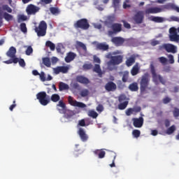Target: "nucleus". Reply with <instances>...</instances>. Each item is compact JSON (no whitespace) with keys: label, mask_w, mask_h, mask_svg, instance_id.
<instances>
[{"label":"nucleus","mask_w":179,"mask_h":179,"mask_svg":"<svg viewBox=\"0 0 179 179\" xmlns=\"http://www.w3.org/2000/svg\"><path fill=\"white\" fill-rule=\"evenodd\" d=\"M78 125H80V127H86V122H85V120L83 119L79 120Z\"/></svg>","instance_id":"69168bd1"},{"label":"nucleus","mask_w":179,"mask_h":179,"mask_svg":"<svg viewBox=\"0 0 179 179\" xmlns=\"http://www.w3.org/2000/svg\"><path fill=\"white\" fill-rule=\"evenodd\" d=\"M121 2V0H113V7L117 9L120 8V3Z\"/></svg>","instance_id":"09e8293b"},{"label":"nucleus","mask_w":179,"mask_h":179,"mask_svg":"<svg viewBox=\"0 0 179 179\" xmlns=\"http://www.w3.org/2000/svg\"><path fill=\"white\" fill-rule=\"evenodd\" d=\"M132 135L134 138H139L141 136V131L138 129H134L132 131Z\"/></svg>","instance_id":"c03bdc74"},{"label":"nucleus","mask_w":179,"mask_h":179,"mask_svg":"<svg viewBox=\"0 0 179 179\" xmlns=\"http://www.w3.org/2000/svg\"><path fill=\"white\" fill-rule=\"evenodd\" d=\"M129 90H131V92H138V90H139V87H138V83H133L130 84L129 86Z\"/></svg>","instance_id":"7c9ffc66"},{"label":"nucleus","mask_w":179,"mask_h":179,"mask_svg":"<svg viewBox=\"0 0 179 179\" xmlns=\"http://www.w3.org/2000/svg\"><path fill=\"white\" fill-rule=\"evenodd\" d=\"M170 101H171V99L170 97H164L162 100L164 104H168Z\"/></svg>","instance_id":"e2e57ef3"},{"label":"nucleus","mask_w":179,"mask_h":179,"mask_svg":"<svg viewBox=\"0 0 179 179\" xmlns=\"http://www.w3.org/2000/svg\"><path fill=\"white\" fill-rule=\"evenodd\" d=\"M111 42L115 44L116 47H121V45L125 43V39L120 36H116L111 38Z\"/></svg>","instance_id":"f8f14e48"},{"label":"nucleus","mask_w":179,"mask_h":179,"mask_svg":"<svg viewBox=\"0 0 179 179\" xmlns=\"http://www.w3.org/2000/svg\"><path fill=\"white\" fill-rule=\"evenodd\" d=\"M134 20L138 24L142 23V22H143V14H142V12H138L135 15Z\"/></svg>","instance_id":"412c9836"},{"label":"nucleus","mask_w":179,"mask_h":179,"mask_svg":"<svg viewBox=\"0 0 179 179\" xmlns=\"http://www.w3.org/2000/svg\"><path fill=\"white\" fill-rule=\"evenodd\" d=\"M42 62L45 66H47V68H51V59L50 57H43L42 59Z\"/></svg>","instance_id":"c756f323"},{"label":"nucleus","mask_w":179,"mask_h":179,"mask_svg":"<svg viewBox=\"0 0 179 179\" xmlns=\"http://www.w3.org/2000/svg\"><path fill=\"white\" fill-rule=\"evenodd\" d=\"M123 59L124 56L121 55L113 56L112 59L108 62V66H110V65H113V66H115V65H120V64H122Z\"/></svg>","instance_id":"0eeeda50"},{"label":"nucleus","mask_w":179,"mask_h":179,"mask_svg":"<svg viewBox=\"0 0 179 179\" xmlns=\"http://www.w3.org/2000/svg\"><path fill=\"white\" fill-rule=\"evenodd\" d=\"M173 113V117H179V108H178L177 107H175Z\"/></svg>","instance_id":"13d9d810"},{"label":"nucleus","mask_w":179,"mask_h":179,"mask_svg":"<svg viewBox=\"0 0 179 179\" xmlns=\"http://www.w3.org/2000/svg\"><path fill=\"white\" fill-rule=\"evenodd\" d=\"M17 61H19V58H11L10 59L3 62V64H6L9 65L10 64H17Z\"/></svg>","instance_id":"473e14b6"},{"label":"nucleus","mask_w":179,"mask_h":179,"mask_svg":"<svg viewBox=\"0 0 179 179\" xmlns=\"http://www.w3.org/2000/svg\"><path fill=\"white\" fill-rule=\"evenodd\" d=\"M158 80L162 85L167 83V78L166 76H162V75H158Z\"/></svg>","instance_id":"ea45409f"},{"label":"nucleus","mask_w":179,"mask_h":179,"mask_svg":"<svg viewBox=\"0 0 179 179\" xmlns=\"http://www.w3.org/2000/svg\"><path fill=\"white\" fill-rule=\"evenodd\" d=\"M96 48L99 51H108L110 49V45H108V44H107L106 42L99 43L96 44Z\"/></svg>","instance_id":"f3484780"},{"label":"nucleus","mask_w":179,"mask_h":179,"mask_svg":"<svg viewBox=\"0 0 179 179\" xmlns=\"http://www.w3.org/2000/svg\"><path fill=\"white\" fill-rule=\"evenodd\" d=\"M49 97L45 92H40L36 94V99L41 106H47L51 101Z\"/></svg>","instance_id":"20e7f679"},{"label":"nucleus","mask_w":179,"mask_h":179,"mask_svg":"<svg viewBox=\"0 0 179 179\" xmlns=\"http://www.w3.org/2000/svg\"><path fill=\"white\" fill-rule=\"evenodd\" d=\"M151 73L152 75V80L155 83V85H157V74L156 73V70L155 69V66L153 64L150 65Z\"/></svg>","instance_id":"393cba45"},{"label":"nucleus","mask_w":179,"mask_h":179,"mask_svg":"<svg viewBox=\"0 0 179 179\" xmlns=\"http://www.w3.org/2000/svg\"><path fill=\"white\" fill-rule=\"evenodd\" d=\"M26 20H27V17L26 15H20L18 17L17 22H18V23H20L21 22H24Z\"/></svg>","instance_id":"8fccbe9b"},{"label":"nucleus","mask_w":179,"mask_h":179,"mask_svg":"<svg viewBox=\"0 0 179 179\" xmlns=\"http://www.w3.org/2000/svg\"><path fill=\"white\" fill-rule=\"evenodd\" d=\"M169 38L171 41H179V35L177 33V31L175 29V33L173 34V36H169Z\"/></svg>","instance_id":"2f4dec72"},{"label":"nucleus","mask_w":179,"mask_h":179,"mask_svg":"<svg viewBox=\"0 0 179 179\" xmlns=\"http://www.w3.org/2000/svg\"><path fill=\"white\" fill-rule=\"evenodd\" d=\"M132 121L135 128H142V127H143V117L133 118Z\"/></svg>","instance_id":"dca6fc26"},{"label":"nucleus","mask_w":179,"mask_h":179,"mask_svg":"<svg viewBox=\"0 0 179 179\" xmlns=\"http://www.w3.org/2000/svg\"><path fill=\"white\" fill-rule=\"evenodd\" d=\"M78 134L79 135L82 142H87L89 136L86 134V131L84 129L80 128L78 131Z\"/></svg>","instance_id":"ddd939ff"},{"label":"nucleus","mask_w":179,"mask_h":179,"mask_svg":"<svg viewBox=\"0 0 179 179\" xmlns=\"http://www.w3.org/2000/svg\"><path fill=\"white\" fill-rule=\"evenodd\" d=\"M83 68L87 70L92 69L93 68V64H85L83 65Z\"/></svg>","instance_id":"052dcab7"},{"label":"nucleus","mask_w":179,"mask_h":179,"mask_svg":"<svg viewBox=\"0 0 179 179\" xmlns=\"http://www.w3.org/2000/svg\"><path fill=\"white\" fill-rule=\"evenodd\" d=\"M139 73V66L138 64L134 65L131 70V74L132 76H136Z\"/></svg>","instance_id":"c85d7f7f"},{"label":"nucleus","mask_w":179,"mask_h":179,"mask_svg":"<svg viewBox=\"0 0 179 179\" xmlns=\"http://www.w3.org/2000/svg\"><path fill=\"white\" fill-rule=\"evenodd\" d=\"M59 92H63V90H69V85L66 83L60 82L59 83Z\"/></svg>","instance_id":"cd10ccee"},{"label":"nucleus","mask_w":179,"mask_h":179,"mask_svg":"<svg viewBox=\"0 0 179 179\" xmlns=\"http://www.w3.org/2000/svg\"><path fill=\"white\" fill-rule=\"evenodd\" d=\"M3 17L7 22H10V20H12L13 19V15L5 12L3 13Z\"/></svg>","instance_id":"4c0bfd02"},{"label":"nucleus","mask_w":179,"mask_h":179,"mask_svg":"<svg viewBox=\"0 0 179 179\" xmlns=\"http://www.w3.org/2000/svg\"><path fill=\"white\" fill-rule=\"evenodd\" d=\"M7 57L9 58H17L16 57V48L13 46H11L8 51L6 52Z\"/></svg>","instance_id":"aec40b11"},{"label":"nucleus","mask_w":179,"mask_h":179,"mask_svg":"<svg viewBox=\"0 0 179 179\" xmlns=\"http://www.w3.org/2000/svg\"><path fill=\"white\" fill-rule=\"evenodd\" d=\"M93 71L96 72V73H98L99 78H103V71H101L100 64H95L93 69Z\"/></svg>","instance_id":"b1692460"},{"label":"nucleus","mask_w":179,"mask_h":179,"mask_svg":"<svg viewBox=\"0 0 179 179\" xmlns=\"http://www.w3.org/2000/svg\"><path fill=\"white\" fill-rule=\"evenodd\" d=\"M3 11L8 12V13H12V8L8 4H3L0 7V20H2V13Z\"/></svg>","instance_id":"a211bd4d"},{"label":"nucleus","mask_w":179,"mask_h":179,"mask_svg":"<svg viewBox=\"0 0 179 179\" xmlns=\"http://www.w3.org/2000/svg\"><path fill=\"white\" fill-rule=\"evenodd\" d=\"M141 110L142 108L140 106H137L134 108H129L126 110V115H127V117H129V115L134 114V113H141Z\"/></svg>","instance_id":"6ab92c4d"},{"label":"nucleus","mask_w":179,"mask_h":179,"mask_svg":"<svg viewBox=\"0 0 179 179\" xmlns=\"http://www.w3.org/2000/svg\"><path fill=\"white\" fill-rule=\"evenodd\" d=\"M125 100H127V96L125 95H120L118 98L120 103H122V101H125Z\"/></svg>","instance_id":"680f3d73"},{"label":"nucleus","mask_w":179,"mask_h":179,"mask_svg":"<svg viewBox=\"0 0 179 179\" xmlns=\"http://www.w3.org/2000/svg\"><path fill=\"white\" fill-rule=\"evenodd\" d=\"M111 29L113 31H108V36H113V34H116V33H120L122 30V25L118 23H114L111 25Z\"/></svg>","instance_id":"1a4fd4ad"},{"label":"nucleus","mask_w":179,"mask_h":179,"mask_svg":"<svg viewBox=\"0 0 179 179\" xmlns=\"http://www.w3.org/2000/svg\"><path fill=\"white\" fill-rule=\"evenodd\" d=\"M93 153L98 156L99 159H104L106 157V152L103 150H95Z\"/></svg>","instance_id":"4be33fe9"},{"label":"nucleus","mask_w":179,"mask_h":179,"mask_svg":"<svg viewBox=\"0 0 179 179\" xmlns=\"http://www.w3.org/2000/svg\"><path fill=\"white\" fill-rule=\"evenodd\" d=\"M94 62L96 64H101V60H100V58H99L97 56H94Z\"/></svg>","instance_id":"0e129e2a"},{"label":"nucleus","mask_w":179,"mask_h":179,"mask_svg":"<svg viewBox=\"0 0 179 179\" xmlns=\"http://www.w3.org/2000/svg\"><path fill=\"white\" fill-rule=\"evenodd\" d=\"M77 45L78 47H80V48L83 49L84 51H86L87 50V48H86V45H85V43H83L82 42L78 41L77 42Z\"/></svg>","instance_id":"3c124183"},{"label":"nucleus","mask_w":179,"mask_h":179,"mask_svg":"<svg viewBox=\"0 0 179 179\" xmlns=\"http://www.w3.org/2000/svg\"><path fill=\"white\" fill-rule=\"evenodd\" d=\"M136 59V57L135 55H131L129 59L126 61V65L127 66H132L133 64H135V60Z\"/></svg>","instance_id":"bb28decb"},{"label":"nucleus","mask_w":179,"mask_h":179,"mask_svg":"<svg viewBox=\"0 0 179 179\" xmlns=\"http://www.w3.org/2000/svg\"><path fill=\"white\" fill-rule=\"evenodd\" d=\"M171 20H172V22H179V17H177L176 16H171Z\"/></svg>","instance_id":"774afa93"},{"label":"nucleus","mask_w":179,"mask_h":179,"mask_svg":"<svg viewBox=\"0 0 179 179\" xmlns=\"http://www.w3.org/2000/svg\"><path fill=\"white\" fill-rule=\"evenodd\" d=\"M73 27L75 29H81L82 30H88L90 27V24H89V20L86 18H82L77 20L73 24Z\"/></svg>","instance_id":"7ed1b4c3"},{"label":"nucleus","mask_w":179,"mask_h":179,"mask_svg":"<svg viewBox=\"0 0 179 179\" xmlns=\"http://www.w3.org/2000/svg\"><path fill=\"white\" fill-rule=\"evenodd\" d=\"M47 22L42 20L40 22L38 27H35L34 31L38 37H44L47 34Z\"/></svg>","instance_id":"f257e3e1"},{"label":"nucleus","mask_w":179,"mask_h":179,"mask_svg":"<svg viewBox=\"0 0 179 179\" xmlns=\"http://www.w3.org/2000/svg\"><path fill=\"white\" fill-rule=\"evenodd\" d=\"M81 97H87V96H89V90H83L80 93Z\"/></svg>","instance_id":"49530a36"},{"label":"nucleus","mask_w":179,"mask_h":179,"mask_svg":"<svg viewBox=\"0 0 179 179\" xmlns=\"http://www.w3.org/2000/svg\"><path fill=\"white\" fill-rule=\"evenodd\" d=\"M88 117H91L92 118L96 119L97 117H99V113L97 112L91 110L88 111Z\"/></svg>","instance_id":"72a5a7b5"},{"label":"nucleus","mask_w":179,"mask_h":179,"mask_svg":"<svg viewBox=\"0 0 179 179\" xmlns=\"http://www.w3.org/2000/svg\"><path fill=\"white\" fill-rule=\"evenodd\" d=\"M166 57L168 58V62H169V64H175L174 55H173L172 54H168Z\"/></svg>","instance_id":"79ce46f5"},{"label":"nucleus","mask_w":179,"mask_h":179,"mask_svg":"<svg viewBox=\"0 0 179 179\" xmlns=\"http://www.w3.org/2000/svg\"><path fill=\"white\" fill-rule=\"evenodd\" d=\"M129 73L128 72H124V73L123 74V76H122V82H127L128 80V76H129Z\"/></svg>","instance_id":"4d7b16f0"},{"label":"nucleus","mask_w":179,"mask_h":179,"mask_svg":"<svg viewBox=\"0 0 179 179\" xmlns=\"http://www.w3.org/2000/svg\"><path fill=\"white\" fill-rule=\"evenodd\" d=\"M117 54H120V52L119 51H117V52H113V53L111 52H108L106 55V58H107L108 59H113V55H117Z\"/></svg>","instance_id":"37998d69"},{"label":"nucleus","mask_w":179,"mask_h":179,"mask_svg":"<svg viewBox=\"0 0 179 179\" xmlns=\"http://www.w3.org/2000/svg\"><path fill=\"white\" fill-rule=\"evenodd\" d=\"M76 57V54L70 52L67 54V57H65V61L67 63L71 62V61H73V59Z\"/></svg>","instance_id":"a878e982"},{"label":"nucleus","mask_w":179,"mask_h":179,"mask_svg":"<svg viewBox=\"0 0 179 179\" xmlns=\"http://www.w3.org/2000/svg\"><path fill=\"white\" fill-rule=\"evenodd\" d=\"M60 99H61V96H59L58 94H53L51 96L50 100L51 101H53V103H57L59 101Z\"/></svg>","instance_id":"c9c22d12"},{"label":"nucleus","mask_w":179,"mask_h":179,"mask_svg":"<svg viewBox=\"0 0 179 179\" xmlns=\"http://www.w3.org/2000/svg\"><path fill=\"white\" fill-rule=\"evenodd\" d=\"M26 55H30L33 53V48L31 46H28V48L26 50Z\"/></svg>","instance_id":"6e6d98bb"},{"label":"nucleus","mask_w":179,"mask_h":179,"mask_svg":"<svg viewBox=\"0 0 179 179\" xmlns=\"http://www.w3.org/2000/svg\"><path fill=\"white\" fill-rule=\"evenodd\" d=\"M57 110L60 114L66 113V104L64 103V101H59L58 103L56 105Z\"/></svg>","instance_id":"9d476101"},{"label":"nucleus","mask_w":179,"mask_h":179,"mask_svg":"<svg viewBox=\"0 0 179 179\" xmlns=\"http://www.w3.org/2000/svg\"><path fill=\"white\" fill-rule=\"evenodd\" d=\"M176 129V125H171V127H169V128L166 129V134L168 135H171V134H173V132H175Z\"/></svg>","instance_id":"a19ab883"},{"label":"nucleus","mask_w":179,"mask_h":179,"mask_svg":"<svg viewBox=\"0 0 179 179\" xmlns=\"http://www.w3.org/2000/svg\"><path fill=\"white\" fill-rule=\"evenodd\" d=\"M164 10H176L179 13V7L176 6L175 3H166V5L158 6V13L164 12Z\"/></svg>","instance_id":"39448f33"},{"label":"nucleus","mask_w":179,"mask_h":179,"mask_svg":"<svg viewBox=\"0 0 179 179\" xmlns=\"http://www.w3.org/2000/svg\"><path fill=\"white\" fill-rule=\"evenodd\" d=\"M149 74L146 73L141 76L140 80V91L142 94L145 93L148 87H149Z\"/></svg>","instance_id":"f03ea898"},{"label":"nucleus","mask_w":179,"mask_h":179,"mask_svg":"<svg viewBox=\"0 0 179 179\" xmlns=\"http://www.w3.org/2000/svg\"><path fill=\"white\" fill-rule=\"evenodd\" d=\"M17 62L19 63L20 66H22V68H24V66H26V62H24V59H18Z\"/></svg>","instance_id":"864d4df0"},{"label":"nucleus","mask_w":179,"mask_h":179,"mask_svg":"<svg viewBox=\"0 0 179 179\" xmlns=\"http://www.w3.org/2000/svg\"><path fill=\"white\" fill-rule=\"evenodd\" d=\"M105 90L106 92H115L117 90V85L113 81H109L105 85Z\"/></svg>","instance_id":"2eb2a0df"},{"label":"nucleus","mask_w":179,"mask_h":179,"mask_svg":"<svg viewBox=\"0 0 179 179\" xmlns=\"http://www.w3.org/2000/svg\"><path fill=\"white\" fill-rule=\"evenodd\" d=\"M128 106V101H124V102H120L118 105L119 110H125Z\"/></svg>","instance_id":"f704fd0d"},{"label":"nucleus","mask_w":179,"mask_h":179,"mask_svg":"<svg viewBox=\"0 0 179 179\" xmlns=\"http://www.w3.org/2000/svg\"><path fill=\"white\" fill-rule=\"evenodd\" d=\"M68 71H69V67L66 66H57L54 69V72L56 75L59 73H68Z\"/></svg>","instance_id":"4468645a"},{"label":"nucleus","mask_w":179,"mask_h":179,"mask_svg":"<svg viewBox=\"0 0 179 179\" xmlns=\"http://www.w3.org/2000/svg\"><path fill=\"white\" fill-rule=\"evenodd\" d=\"M76 79L77 82L83 83V85H89L90 83L89 79L86 77H83V76H78Z\"/></svg>","instance_id":"5701e85b"},{"label":"nucleus","mask_w":179,"mask_h":179,"mask_svg":"<svg viewBox=\"0 0 179 179\" xmlns=\"http://www.w3.org/2000/svg\"><path fill=\"white\" fill-rule=\"evenodd\" d=\"M129 3V0H125L124 2L123 3V8L124 9H127V8H131V4Z\"/></svg>","instance_id":"5fc2aeb1"},{"label":"nucleus","mask_w":179,"mask_h":179,"mask_svg":"<svg viewBox=\"0 0 179 179\" xmlns=\"http://www.w3.org/2000/svg\"><path fill=\"white\" fill-rule=\"evenodd\" d=\"M146 15H149L150 13H157V7L155 8H149L145 10Z\"/></svg>","instance_id":"58836bf2"},{"label":"nucleus","mask_w":179,"mask_h":179,"mask_svg":"<svg viewBox=\"0 0 179 179\" xmlns=\"http://www.w3.org/2000/svg\"><path fill=\"white\" fill-rule=\"evenodd\" d=\"M26 10H27V15H36V13H37V12L40 10V8L33 4H29L27 7Z\"/></svg>","instance_id":"9b49d317"},{"label":"nucleus","mask_w":179,"mask_h":179,"mask_svg":"<svg viewBox=\"0 0 179 179\" xmlns=\"http://www.w3.org/2000/svg\"><path fill=\"white\" fill-rule=\"evenodd\" d=\"M159 49L162 51L165 50L166 52H171L172 54H176L178 52V48L173 44H162V45H159Z\"/></svg>","instance_id":"423d86ee"},{"label":"nucleus","mask_w":179,"mask_h":179,"mask_svg":"<svg viewBox=\"0 0 179 179\" xmlns=\"http://www.w3.org/2000/svg\"><path fill=\"white\" fill-rule=\"evenodd\" d=\"M52 64L55 65V64H57L58 62V59L56 57H52L51 58Z\"/></svg>","instance_id":"338daca9"},{"label":"nucleus","mask_w":179,"mask_h":179,"mask_svg":"<svg viewBox=\"0 0 179 179\" xmlns=\"http://www.w3.org/2000/svg\"><path fill=\"white\" fill-rule=\"evenodd\" d=\"M68 102L70 106H72L73 107H79L80 108H86V104L79 102L76 100H73V98L71 96L68 97Z\"/></svg>","instance_id":"6e6552de"},{"label":"nucleus","mask_w":179,"mask_h":179,"mask_svg":"<svg viewBox=\"0 0 179 179\" xmlns=\"http://www.w3.org/2000/svg\"><path fill=\"white\" fill-rule=\"evenodd\" d=\"M45 46L48 47L51 51H54L55 50V44L51 42V41H47L45 43Z\"/></svg>","instance_id":"e433bc0d"},{"label":"nucleus","mask_w":179,"mask_h":179,"mask_svg":"<svg viewBox=\"0 0 179 179\" xmlns=\"http://www.w3.org/2000/svg\"><path fill=\"white\" fill-rule=\"evenodd\" d=\"M20 30L22 33H27V27H26V23L22 22L20 25Z\"/></svg>","instance_id":"a18cd8bd"},{"label":"nucleus","mask_w":179,"mask_h":179,"mask_svg":"<svg viewBox=\"0 0 179 179\" xmlns=\"http://www.w3.org/2000/svg\"><path fill=\"white\" fill-rule=\"evenodd\" d=\"M50 10L52 15H56V13H59V10H58V8L55 7L50 8Z\"/></svg>","instance_id":"603ef678"},{"label":"nucleus","mask_w":179,"mask_h":179,"mask_svg":"<svg viewBox=\"0 0 179 179\" xmlns=\"http://www.w3.org/2000/svg\"><path fill=\"white\" fill-rule=\"evenodd\" d=\"M159 62L162 64V65H166V64L168 63V59L165 57H160L159 58Z\"/></svg>","instance_id":"de8ad7c7"},{"label":"nucleus","mask_w":179,"mask_h":179,"mask_svg":"<svg viewBox=\"0 0 179 179\" xmlns=\"http://www.w3.org/2000/svg\"><path fill=\"white\" fill-rule=\"evenodd\" d=\"M40 79L42 82H45L46 78H45V73L44 72H41V74H39Z\"/></svg>","instance_id":"bf43d9fd"}]
</instances>
